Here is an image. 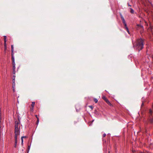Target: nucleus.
<instances>
[{"instance_id":"37","label":"nucleus","mask_w":153,"mask_h":153,"mask_svg":"<svg viewBox=\"0 0 153 153\" xmlns=\"http://www.w3.org/2000/svg\"><path fill=\"white\" fill-rule=\"evenodd\" d=\"M140 153H143L142 152H141Z\"/></svg>"},{"instance_id":"20","label":"nucleus","mask_w":153,"mask_h":153,"mask_svg":"<svg viewBox=\"0 0 153 153\" xmlns=\"http://www.w3.org/2000/svg\"><path fill=\"white\" fill-rule=\"evenodd\" d=\"M16 67L15 66H13V70H15Z\"/></svg>"},{"instance_id":"28","label":"nucleus","mask_w":153,"mask_h":153,"mask_svg":"<svg viewBox=\"0 0 153 153\" xmlns=\"http://www.w3.org/2000/svg\"><path fill=\"white\" fill-rule=\"evenodd\" d=\"M106 134H104L103 135V137H105L106 136Z\"/></svg>"},{"instance_id":"7","label":"nucleus","mask_w":153,"mask_h":153,"mask_svg":"<svg viewBox=\"0 0 153 153\" xmlns=\"http://www.w3.org/2000/svg\"><path fill=\"white\" fill-rule=\"evenodd\" d=\"M122 20L123 23L124 24L125 27H126V25H127L126 23V22H125L124 19H123Z\"/></svg>"},{"instance_id":"14","label":"nucleus","mask_w":153,"mask_h":153,"mask_svg":"<svg viewBox=\"0 0 153 153\" xmlns=\"http://www.w3.org/2000/svg\"><path fill=\"white\" fill-rule=\"evenodd\" d=\"M15 84H13V90L14 92L15 91Z\"/></svg>"},{"instance_id":"35","label":"nucleus","mask_w":153,"mask_h":153,"mask_svg":"<svg viewBox=\"0 0 153 153\" xmlns=\"http://www.w3.org/2000/svg\"><path fill=\"white\" fill-rule=\"evenodd\" d=\"M23 137H24V138H26V137H25V136H23Z\"/></svg>"},{"instance_id":"22","label":"nucleus","mask_w":153,"mask_h":153,"mask_svg":"<svg viewBox=\"0 0 153 153\" xmlns=\"http://www.w3.org/2000/svg\"><path fill=\"white\" fill-rule=\"evenodd\" d=\"M120 16H121V18L122 19H124V18H123V16L121 14H120Z\"/></svg>"},{"instance_id":"31","label":"nucleus","mask_w":153,"mask_h":153,"mask_svg":"<svg viewBox=\"0 0 153 153\" xmlns=\"http://www.w3.org/2000/svg\"><path fill=\"white\" fill-rule=\"evenodd\" d=\"M128 6H129V7H131V5H130L129 4V3H128Z\"/></svg>"},{"instance_id":"8","label":"nucleus","mask_w":153,"mask_h":153,"mask_svg":"<svg viewBox=\"0 0 153 153\" xmlns=\"http://www.w3.org/2000/svg\"><path fill=\"white\" fill-rule=\"evenodd\" d=\"M15 76H13V84H15Z\"/></svg>"},{"instance_id":"4","label":"nucleus","mask_w":153,"mask_h":153,"mask_svg":"<svg viewBox=\"0 0 153 153\" xmlns=\"http://www.w3.org/2000/svg\"><path fill=\"white\" fill-rule=\"evenodd\" d=\"M136 28L137 29H140L141 30H143V27L140 25H137Z\"/></svg>"},{"instance_id":"19","label":"nucleus","mask_w":153,"mask_h":153,"mask_svg":"<svg viewBox=\"0 0 153 153\" xmlns=\"http://www.w3.org/2000/svg\"><path fill=\"white\" fill-rule=\"evenodd\" d=\"M36 118H37V123H38L39 122V119L37 117V115H36Z\"/></svg>"},{"instance_id":"3","label":"nucleus","mask_w":153,"mask_h":153,"mask_svg":"<svg viewBox=\"0 0 153 153\" xmlns=\"http://www.w3.org/2000/svg\"><path fill=\"white\" fill-rule=\"evenodd\" d=\"M19 134L20 132H15V141H17V136Z\"/></svg>"},{"instance_id":"12","label":"nucleus","mask_w":153,"mask_h":153,"mask_svg":"<svg viewBox=\"0 0 153 153\" xmlns=\"http://www.w3.org/2000/svg\"><path fill=\"white\" fill-rule=\"evenodd\" d=\"M125 27L127 32L129 34V31L128 27H127V25H126V27Z\"/></svg>"},{"instance_id":"16","label":"nucleus","mask_w":153,"mask_h":153,"mask_svg":"<svg viewBox=\"0 0 153 153\" xmlns=\"http://www.w3.org/2000/svg\"><path fill=\"white\" fill-rule=\"evenodd\" d=\"M94 101L97 103L98 102V100L96 98H94Z\"/></svg>"},{"instance_id":"15","label":"nucleus","mask_w":153,"mask_h":153,"mask_svg":"<svg viewBox=\"0 0 153 153\" xmlns=\"http://www.w3.org/2000/svg\"><path fill=\"white\" fill-rule=\"evenodd\" d=\"M35 102H32V104H31V106L33 107H34V105H35Z\"/></svg>"},{"instance_id":"11","label":"nucleus","mask_w":153,"mask_h":153,"mask_svg":"<svg viewBox=\"0 0 153 153\" xmlns=\"http://www.w3.org/2000/svg\"><path fill=\"white\" fill-rule=\"evenodd\" d=\"M102 99L104 100L105 101H106V100H107L108 99L105 97L104 96H103V97H102Z\"/></svg>"},{"instance_id":"25","label":"nucleus","mask_w":153,"mask_h":153,"mask_svg":"<svg viewBox=\"0 0 153 153\" xmlns=\"http://www.w3.org/2000/svg\"><path fill=\"white\" fill-rule=\"evenodd\" d=\"M12 65L13 66H15V62H12Z\"/></svg>"},{"instance_id":"2","label":"nucleus","mask_w":153,"mask_h":153,"mask_svg":"<svg viewBox=\"0 0 153 153\" xmlns=\"http://www.w3.org/2000/svg\"><path fill=\"white\" fill-rule=\"evenodd\" d=\"M20 121L19 120L18 121H15V132H20Z\"/></svg>"},{"instance_id":"6","label":"nucleus","mask_w":153,"mask_h":153,"mask_svg":"<svg viewBox=\"0 0 153 153\" xmlns=\"http://www.w3.org/2000/svg\"><path fill=\"white\" fill-rule=\"evenodd\" d=\"M105 101L110 106H111L112 105L110 102L108 100V99L106 100V101Z\"/></svg>"},{"instance_id":"18","label":"nucleus","mask_w":153,"mask_h":153,"mask_svg":"<svg viewBox=\"0 0 153 153\" xmlns=\"http://www.w3.org/2000/svg\"><path fill=\"white\" fill-rule=\"evenodd\" d=\"M24 137H21V141H22V145L23 143V138H24Z\"/></svg>"},{"instance_id":"30","label":"nucleus","mask_w":153,"mask_h":153,"mask_svg":"<svg viewBox=\"0 0 153 153\" xmlns=\"http://www.w3.org/2000/svg\"><path fill=\"white\" fill-rule=\"evenodd\" d=\"M13 54H14L13 51V52H12V51L11 56L13 55Z\"/></svg>"},{"instance_id":"38","label":"nucleus","mask_w":153,"mask_h":153,"mask_svg":"<svg viewBox=\"0 0 153 153\" xmlns=\"http://www.w3.org/2000/svg\"><path fill=\"white\" fill-rule=\"evenodd\" d=\"M108 153H109V151L108 152Z\"/></svg>"},{"instance_id":"34","label":"nucleus","mask_w":153,"mask_h":153,"mask_svg":"<svg viewBox=\"0 0 153 153\" xmlns=\"http://www.w3.org/2000/svg\"><path fill=\"white\" fill-rule=\"evenodd\" d=\"M4 48H5V49H6V48H7V46H6V47H4Z\"/></svg>"},{"instance_id":"17","label":"nucleus","mask_w":153,"mask_h":153,"mask_svg":"<svg viewBox=\"0 0 153 153\" xmlns=\"http://www.w3.org/2000/svg\"><path fill=\"white\" fill-rule=\"evenodd\" d=\"M11 51H12V52H13V51H14L13 45H11Z\"/></svg>"},{"instance_id":"32","label":"nucleus","mask_w":153,"mask_h":153,"mask_svg":"<svg viewBox=\"0 0 153 153\" xmlns=\"http://www.w3.org/2000/svg\"><path fill=\"white\" fill-rule=\"evenodd\" d=\"M30 149V146H28V150H29Z\"/></svg>"},{"instance_id":"33","label":"nucleus","mask_w":153,"mask_h":153,"mask_svg":"<svg viewBox=\"0 0 153 153\" xmlns=\"http://www.w3.org/2000/svg\"><path fill=\"white\" fill-rule=\"evenodd\" d=\"M143 105V103L141 105V106H142Z\"/></svg>"},{"instance_id":"21","label":"nucleus","mask_w":153,"mask_h":153,"mask_svg":"<svg viewBox=\"0 0 153 153\" xmlns=\"http://www.w3.org/2000/svg\"><path fill=\"white\" fill-rule=\"evenodd\" d=\"M89 107L91 108L92 110L93 109V107L91 105H90L89 106Z\"/></svg>"},{"instance_id":"26","label":"nucleus","mask_w":153,"mask_h":153,"mask_svg":"<svg viewBox=\"0 0 153 153\" xmlns=\"http://www.w3.org/2000/svg\"><path fill=\"white\" fill-rule=\"evenodd\" d=\"M14 59V57L13 55L12 56V59Z\"/></svg>"},{"instance_id":"27","label":"nucleus","mask_w":153,"mask_h":153,"mask_svg":"<svg viewBox=\"0 0 153 153\" xmlns=\"http://www.w3.org/2000/svg\"><path fill=\"white\" fill-rule=\"evenodd\" d=\"M33 107H32V108H30V110L31 111H33Z\"/></svg>"},{"instance_id":"5","label":"nucleus","mask_w":153,"mask_h":153,"mask_svg":"<svg viewBox=\"0 0 153 153\" xmlns=\"http://www.w3.org/2000/svg\"><path fill=\"white\" fill-rule=\"evenodd\" d=\"M105 101L110 106H111L112 105L110 102L108 100V99L106 100V101Z\"/></svg>"},{"instance_id":"36","label":"nucleus","mask_w":153,"mask_h":153,"mask_svg":"<svg viewBox=\"0 0 153 153\" xmlns=\"http://www.w3.org/2000/svg\"><path fill=\"white\" fill-rule=\"evenodd\" d=\"M116 151H117V150H116V149H115V152H116Z\"/></svg>"},{"instance_id":"1","label":"nucleus","mask_w":153,"mask_h":153,"mask_svg":"<svg viewBox=\"0 0 153 153\" xmlns=\"http://www.w3.org/2000/svg\"><path fill=\"white\" fill-rule=\"evenodd\" d=\"M144 40L141 38L137 39L136 43L134 44V47H136L139 51L142 50L143 48Z\"/></svg>"},{"instance_id":"13","label":"nucleus","mask_w":153,"mask_h":153,"mask_svg":"<svg viewBox=\"0 0 153 153\" xmlns=\"http://www.w3.org/2000/svg\"><path fill=\"white\" fill-rule=\"evenodd\" d=\"M130 12L131 13H134V10L132 9L131 8H130Z\"/></svg>"},{"instance_id":"9","label":"nucleus","mask_w":153,"mask_h":153,"mask_svg":"<svg viewBox=\"0 0 153 153\" xmlns=\"http://www.w3.org/2000/svg\"><path fill=\"white\" fill-rule=\"evenodd\" d=\"M17 141H15V145L14 146V147L15 148H16L17 147Z\"/></svg>"},{"instance_id":"10","label":"nucleus","mask_w":153,"mask_h":153,"mask_svg":"<svg viewBox=\"0 0 153 153\" xmlns=\"http://www.w3.org/2000/svg\"><path fill=\"white\" fill-rule=\"evenodd\" d=\"M6 39H7V36H4V42H7Z\"/></svg>"},{"instance_id":"23","label":"nucleus","mask_w":153,"mask_h":153,"mask_svg":"<svg viewBox=\"0 0 153 153\" xmlns=\"http://www.w3.org/2000/svg\"><path fill=\"white\" fill-rule=\"evenodd\" d=\"M4 47H6V42H4Z\"/></svg>"},{"instance_id":"29","label":"nucleus","mask_w":153,"mask_h":153,"mask_svg":"<svg viewBox=\"0 0 153 153\" xmlns=\"http://www.w3.org/2000/svg\"><path fill=\"white\" fill-rule=\"evenodd\" d=\"M12 62H15V59H12Z\"/></svg>"},{"instance_id":"24","label":"nucleus","mask_w":153,"mask_h":153,"mask_svg":"<svg viewBox=\"0 0 153 153\" xmlns=\"http://www.w3.org/2000/svg\"><path fill=\"white\" fill-rule=\"evenodd\" d=\"M13 73L14 74H15V73H16V71H15V70H13Z\"/></svg>"}]
</instances>
